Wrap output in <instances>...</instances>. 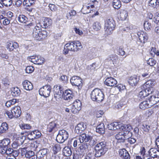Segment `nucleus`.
Masks as SVG:
<instances>
[{
	"label": "nucleus",
	"mask_w": 159,
	"mask_h": 159,
	"mask_svg": "<svg viewBox=\"0 0 159 159\" xmlns=\"http://www.w3.org/2000/svg\"><path fill=\"white\" fill-rule=\"evenodd\" d=\"M22 85L24 89L27 90H30L33 89L32 83L28 80H25L22 83Z\"/></svg>",
	"instance_id": "24"
},
{
	"label": "nucleus",
	"mask_w": 159,
	"mask_h": 159,
	"mask_svg": "<svg viewBox=\"0 0 159 159\" xmlns=\"http://www.w3.org/2000/svg\"><path fill=\"white\" fill-rule=\"evenodd\" d=\"M154 19V22L159 26V14L156 13Z\"/></svg>",
	"instance_id": "64"
},
{
	"label": "nucleus",
	"mask_w": 159,
	"mask_h": 159,
	"mask_svg": "<svg viewBox=\"0 0 159 159\" xmlns=\"http://www.w3.org/2000/svg\"><path fill=\"white\" fill-rule=\"evenodd\" d=\"M128 16L127 11L125 10H121L118 11V17L121 20H125Z\"/></svg>",
	"instance_id": "18"
},
{
	"label": "nucleus",
	"mask_w": 159,
	"mask_h": 159,
	"mask_svg": "<svg viewBox=\"0 0 159 159\" xmlns=\"http://www.w3.org/2000/svg\"><path fill=\"white\" fill-rule=\"evenodd\" d=\"M10 140L9 138L4 139L0 142V146L8 147L10 143Z\"/></svg>",
	"instance_id": "34"
},
{
	"label": "nucleus",
	"mask_w": 159,
	"mask_h": 159,
	"mask_svg": "<svg viewBox=\"0 0 159 159\" xmlns=\"http://www.w3.org/2000/svg\"><path fill=\"white\" fill-rule=\"evenodd\" d=\"M137 34L140 42L144 43L147 42L148 39V36L145 32L141 31L137 32Z\"/></svg>",
	"instance_id": "12"
},
{
	"label": "nucleus",
	"mask_w": 159,
	"mask_h": 159,
	"mask_svg": "<svg viewBox=\"0 0 159 159\" xmlns=\"http://www.w3.org/2000/svg\"><path fill=\"white\" fill-rule=\"evenodd\" d=\"M151 93V91H147V90L144 89L143 90L140 92L139 93L138 97L141 98H142L148 96Z\"/></svg>",
	"instance_id": "32"
},
{
	"label": "nucleus",
	"mask_w": 159,
	"mask_h": 159,
	"mask_svg": "<svg viewBox=\"0 0 159 159\" xmlns=\"http://www.w3.org/2000/svg\"><path fill=\"white\" fill-rule=\"evenodd\" d=\"M11 93L13 96L17 97L20 95V91L18 87L14 88L11 90Z\"/></svg>",
	"instance_id": "37"
},
{
	"label": "nucleus",
	"mask_w": 159,
	"mask_h": 159,
	"mask_svg": "<svg viewBox=\"0 0 159 159\" xmlns=\"http://www.w3.org/2000/svg\"><path fill=\"white\" fill-rule=\"evenodd\" d=\"M12 0H7L5 1L2 3L5 6L8 7L10 6L12 4Z\"/></svg>",
	"instance_id": "63"
},
{
	"label": "nucleus",
	"mask_w": 159,
	"mask_h": 159,
	"mask_svg": "<svg viewBox=\"0 0 159 159\" xmlns=\"http://www.w3.org/2000/svg\"><path fill=\"white\" fill-rule=\"evenodd\" d=\"M108 150V148L106 147V144L104 142H101L98 143L95 147V157H99L104 155Z\"/></svg>",
	"instance_id": "3"
},
{
	"label": "nucleus",
	"mask_w": 159,
	"mask_h": 159,
	"mask_svg": "<svg viewBox=\"0 0 159 159\" xmlns=\"http://www.w3.org/2000/svg\"><path fill=\"white\" fill-rule=\"evenodd\" d=\"M157 148H151L148 151V154L153 158H154Z\"/></svg>",
	"instance_id": "46"
},
{
	"label": "nucleus",
	"mask_w": 159,
	"mask_h": 159,
	"mask_svg": "<svg viewBox=\"0 0 159 159\" xmlns=\"http://www.w3.org/2000/svg\"><path fill=\"white\" fill-rule=\"evenodd\" d=\"M61 149V145L58 143L55 144L53 146V151L54 153L56 154L60 151Z\"/></svg>",
	"instance_id": "39"
},
{
	"label": "nucleus",
	"mask_w": 159,
	"mask_h": 159,
	"mask_svg": "<svg viewBox=\"0 0 159 159\" xmlns=\"http://www.w3.org/2000/svg\"><path fill=\"white\" fill-rule=\"evenodd\" d=\"M158 105H156L154 107L147 110L146 111V115L148 117L153 115L154 114V113L156 111V110L158 109Z\"/></svg>",
	"instance_id": "30"
},
{
	"label": "nucleus",
	"mask_w": 159,
	"mask_h": 159,
	"mask_svg": "<svg viewBox=\"0 0 159 159\" xmlns=\"http://www.w3.org/2000/svg\"><path fill=\"white\" fill-rule=\"evenodd\" d=\"M91 136L85 133L80 134L79 136V139L80 143L83 142H89L91 138Z\"/></svg>",
	"instance_id": "21"
},
{
	"label": "nucleus",
	"mask_w": 159,
	"mask_h": 159,
	"mask_svg": "<svg viewBox=\"0 0 159 159\" xmlns=\"http://www.w3.org/2000/svg\"><path fill=\"white\" fill-rule=\"evenodd\" d=\"M93 27L94 30H95L98 31L101 28V25L100 23L98 22H96L93 23Z\"/></svg>",
	"instance_id": "44"
},
{
	"label": "nucleus",
	"mask_w": 159,
	"mask_h": 159,
	"mask_svg": "<svg viewBox=\"0 0 159 159\" xmlns=\"http://www.w3.org/2000/svg\"><path fill=\"white\" fill-rule=\"evenodd\" d=\"M48 152V149L47 148H43L40 150L38 152L37 156L40 157H43L46 155Z\"/></svg>",
	"instance_id": "38"
},
{
	"label": "nucleus",
	"mask_w": 159,
	"mask_h": 159,
	"mask_svg": "<svg viewBox=\"0 0 159 159\" xmlns=\"http://www.w3.org/2000/svg\"><path fill=\"white\" fill-rule=\"evenodd\" d=\"M57 120L52 121L50 122L48 125L47 130L48 132H55L58 129Z\"/></svg>",
	"instance_id": "15"
},
{
	"label": "nucleus",
	"mask_w": 159,
	"mask_h": 159,
	"mask_svg": "<svg viewBox=\"0 0 159 159\" xmlns=\"http://www.w3.org/2000/svg\"><path fill=\"white\" fill-rule=\"evenodd\" d=\"M68 132L66 130H60L57 136L56 140L58 143H62L68 139Z\"/></svg>",
	"instance_id": "4"
},
{
	"label": "nucleus",
	"mask_w": 159,
	"mask_h": 159,
	"mask_svg": "<svg viewBox=\"0 0 159 159\" xmlns=\"http://www.w3.org/2000/svg\"><path fill=\"white\" fill-rule=\"evenodd\" d=\"M79 147L78 152L84 156L85 153L89 151L90 148L89 147V144L87 143H84L79 144Z\"/></svg>",
	"instance_id": "11"
},
{
	"label": "nucleus",
	"mask_w": 159,
	"mask_h": 159,
	"mask_svg": "<svg viewBox=\"0 0 159 159\" xmlns=\"http://www.w3.org/2000/svg\"><path fill=\"white\" fill-rule=\"evenodd\" d=\"M131 132L123 131L119 132L115 136L116 138L119 142H124L126 139H127L131 136Z\"/></svg>",
	"instance_id": "5"
},
{
	"label": "nucleus",
	"mask_w": 159,
	"mask_h": 159,
	"mask_svg": "<svg viewBox=\"0 0 159 159\" xmlns=\"http://www.w3.org/2000/svg\"><path fill=\"white\" fill-rule=\"evenodd\" d=\"M8 126L6 122H0V134L6 133L8 129Z\"/></svg>",
	"instance_id": "23"
},
{
	"label": "nucleus",
	"mask_w": 159,
	"mask_h": 159,
	"mask_svg": "<svg viewBox=\"0 0 159 159\" xmlns=\"http://www.w3.org/2000/svg\"><path fill=\"white\" fill-rule=\"evenodd\" d=\"M138 81L139 80L137 76H134L130 77L129 80L128 82L130 85L134 86L135 85Z\"/></svg>",
	"instance_id": "31"
},
{
	"label": "nucleus",
	"mask_w": 159,
	"mask_h": 159,
	"mask_svg": "<svg viewBox=\"0 0 159 159\" xmlns=\"http://www.w3.org/2000/svg\"><path fill=\"white\" fill-rule=\"evenodd\" d=\"M125 88V86H124L123 84H120L110 89V91H111L112 90L116 89L119 90L120 91H121L123 90Z\"/></svg>",
	"instance_id": "40"
},
{
	"label": "nucleus",
	"mask_w": 159,
	"mask_h": 159,
	"mask_svg": "<svg viewBox=\"0 0 159 159\" xmlns=\"http://www.w3.org/2000/svg\"><path fill=\"white\" fill-rule=\"evenodd\" d=\"M14 117L17 118L19 117L21 114V111L19 106L16 107L12 109Z\"/></svg>",
	"instance_id": "25"
},
{
	"label": "nucleus",
	"mask_w": 159,
	"mask_h": 159,
	"mask_svg": "<svg viewBox=\"0 0 159 159\" xmlns=\"http://www.w3.org/2000/svg\"><path fill=\"white\" fill-rule=\"evenodd\" d=\"M156 61L153 58H149L147 61V63L151 66H153L156 64Z\"/></svg>",
	"instance_id": "56"
},
{
	"label": "nucleus",
	"mask_w": 159,
	"mask_h": 159,
	"mask_svg": "<svg viewBox=\"0 0 159 159\" xmlns=\"http://www.w3.org/2000/svg\"><path fill=\"white\" fill-rule=\"evenodd\" d=\"M120 129L122 130L123 131L128 132H131L130 131L132 129L131 126L130 125H124L121 126L117 122H113L110 124V130H111L110 131V135H113L116 133L115 131L117 129Z\"/></svg>",
	"instance_id": "1"
},
{
	"label": "nucleus",
	"mask_w": 159,
	"mask_h": 159,
	"mask_svg": "<svg viewBox=\"0 0 159 159\" xmlns=\"http://www.w3.org/2000/svg\"><path fill=\"white\" fill-rule=\"evenodd\" d=\"M109 19L107 20L106 21H105V24L104 29L105 30V34H107V35L109 34Z\"/></svg>",
	"instance_id": "43"
},
{
	"label": "nucleus",
	"mask_w": 159,
	"mask_h": 159,
	"mask_svg": "<svg viewBox=\"0 0 159 159\" xmlns=\"http://www.w3.org/2000/svg\"><path fill=\"white\" fill-rule=\"evenodd\" d=\"M48 32L46 30H41L39 32V35L38 36L37 40H40L42 39H44L47 35Z\"/></svg>",
	"instance_id": "36"
},
{
	"label": "nucleus",
	"mask_w": 159,
	"mask_h": 159,
	"mask_svg": "<svg viewBox=\"0 0 159 159\" xmlns=\"http://www.w3.org/2000/svg\"><path fill=\"white\" fill-rule=\"evenodd\" d=\"M96 131L99 134H103L105 132L104 125L103 123H101L96 127Z\"/></svg>",
	"instance_id": "28"
},
{
	"label": "nucleus",
	"mask_w": 159,
	"mask_h": 159,
	"mask_svg": "<svg viewBox=\"0 0 159 159\" xmlns=\"http://www.w3.org/2000/svg\"><path fill=\"white\" fill-rule=\"evenodd\" d=\"M64 92L63 88L61 85H56L54 86L53 93L54 97L56 98L59 99L62 97Z\"/></svg>",
	"instance_id": "6"
},
{
	"label": "nucleus",
	"mask_w": 159,
	"mask_h": 159,
	"mask_svg": "<svg viewBox=\"0 0 159 159\" xmlns=\"http://www.w3.org/2000/svg\"><path fill=\"white\" fill-rule=\"evenodd\" d=\"M155 84V82L153 80H149L143 84V88L147 90V91H151L152 93L153 91L152 88L154 86Z\"/></svg>",
	"instance_id": "13"
},
{
	"label": "nucleus",
	"mask_w": 159,
	"mask_h": 159,
	"mask_svg": "<svg viewBox=\"0 0 159 159\" xmlns=\"http://www.w3.org/2000/svg\"><path fill=\"white\" fill-rule=\"evenodd\" d=\"M110 58L113 64L116 63L118 59V56L116 54L112 55L110 57Z\"/></svg>",
	"instance_id": "45"
},
{
	"label": "nucleus",
	"mask_w": 159,
	"mask_h": 159,
	"mask_svg": "<svg viewBox=\"0 0 159 159\" xmlns=\"http://www.w3.org/2000/svg\"><path fill=\"white\" fill-rule=\"evenodd\" d=\"M82 80L80 77L74 76L72 77L70 80V82L73 86L78 87L79 89H81L83 85Z\"/></svg>",
	"instance_id": "7"
},
{
	"label": "nucleus",
	"mask_w": 159,
	"mask_h": 159,
	"mask_svg": "<svg viewBox=\"0 0 159 159\" xmlns=\"http://www.w3.org/2000/svg\"><path fill=\"white\" fill-rule=\"evenodd\" d=\"M112 5L115 9H118L121 7V2L119 0H113Z\"/></svg>",
	"instance_id": "35"
},
{
	"label": "nucleus",
	"mask_w": 159,
	"mask_h": 159,
	"mask_svg": "<svg viewBox=\"0 0 159 159\" xmlns=\"http://www.w3.org/2000/svg\"><path fill=\"white\" fill-rule=\"evenodd\" d=\"M120 157L124 159H129L130 156L128 152L125 149L120 150L119 152Z\"/></svg>",
	"instance_id": "27"
},
{
	"label": "nucleus",
	"mask_w": 159,
	"mask_h": 159,
	"mask_svg": "<svg viewBox=\"0 0 159 159\" xmlns=\"http://www.w3.org/2000/svg\"><path fill=\"white\" fill-rule=\"evenodd\" d=\"M29 61L34 63V64L41 65L43 64L44 61V59L43 58L40 56H31L28 58Z\"/></svg>",
	"instance_id": "9"
},
{
	"label": "nucleus",
	"mask_w": 159,
	"mask_h": 159,
	"mask_svg": "<svg viewBox=\"0 0 159 159\" xmlns=\"http://www.w3.org/2000/svg\"><path fill=\"white\" fill-rule=\"evenodd\" d=\"M64 48L63 53L65 55L67 54L69 51L74 52L73 42L70 41L68 43L66 44L64 46Z\"/></svg>",
	"instance_id": "14"
},
{
	"label": "nucleus",
	"mask_w": 159,
	"mask_h": 159,
	"mask_svg": "<svg viewBox=\"0 0 159 159\" xmlns=\"http://www.w3.org/2000/svg\"><path fill=\"white\" fill-rule=\"evenodd\" d=\"M73 42V46L74 49V52H77L81 50L82 48V46L81 43L78 41H74Z\"/></svg>",
	"instance_id": "29"
},
{
	"label": "nucleus",
	"mask_w": 159,
	"mask_h": 159,
	"mask_svg": "<svg viewBox=\"0 0 159 159\" xmlns=\"http://www.w3.org/2000/svg\"><path fill=\"white\" fill-rule=\"evenodd\" d=\"M142 129L144 131L148 132L150 129V125L146 124H143V125Z\"/></svg>",
	"instance_id": "59"
},
{
	"label": "nucleus",
	"mask_w": 159,
	"mask_h": 159,
	"mask_svg": "<svg viewBox=\"0 0 159 159\" xmlns=\"http://www.w3.org/2000/svg\"><path fill=\"white\" fill-rule=\"evenodd\" d=\"M126 104V102L121 101L118 102L115 106L116 108L117 109H120L123 106L125 105Z\"/></svg>",
	"instance_id": "54"
},
{
	"label": "nucleus",
	"mask_w": 159,
	"mask_h": 159,
	"mask_svg": "<svg viewBox=\"0 0 159 159\" xmlns=\"http://www.w3.org/2000/svg\"><path fill=\"white\" fill-rule=\"evenodd\" d=\"M52 23V20L48 18L44 17L43 21L41 23V25L44 28H46L51 25Z\"/></svg>",
	"instance_id": "19"
},
{
	"label": "nucleus",
	"mask_w": 159,
	"mask_h": 159,
	"mask_svg": "<svg viewBox=\"0 0 159 159\" xmlns=\"http://www.w3.org/2000/svg\"><path fill=\"white\" fill-rule=\"evenodd\" d=\"M76 12L75 10L71 11L67 14V17L69 19H71L73 16L75 15Z\"/></svg>",
	"instance_id": "52"
},
{
	"label": "nucleus",
	"mask_w": 159,
	"mask_h": 159,
	"mask_svg": "<svg viewBox=\"0 0 159 159\" xmlns=\"http://www.w3.org/2000/svg\"><path fill=\"white\" fill-rule=\"evenodd\" d=\"M95 63H93L92 65L89 66H88V72L90 74H92L94 72L96 68Z\"/></svg>",
	"instance_id": "42"
},
{
	"label": "nucleus",
	"mask_w": 159,
	"mask_h": 159,
	"mask_svg": "<svg viewBox=\"0 0 159 159\" xmlns=\"http://www.w3.org/2000/svg\"><path fill=\"white\" fill-rule=\"evenodd\" d=\"M34 134V138L38 139L40 138L41 135V133L38 130H34L33 131Z\"/></svg>",
	"instance_id": "62"
},
{
	"label": "nucleus",
	"mask_w": 159,
	"mask_h": 159,
	"mask_svg": "<svg viewBox=\"0 0 159 159\" xmlns=\"http://www.w3.org/2000/svg\"><path fill=\"white\" fill-rule=\"evenodd\" d=\"M17 20L20 22L23 23H25L28 20L27 17L23 15H19Z\"/></svg>",
	"instance_id": "41"
},
{
	"label": "nucleus",
	"mask_w": 159,
	"mask_h": 159,
	"mask_svg": "<svg viewBox=\"0 0 159 159\" xmlns=\"http://www.w3.org/2000/svg\"><path fill=\"white\" fill-rule=\"evenodd\" d=\"M51 88V86L49 85H47L43 86L39 90V94L41 96L45 97H48L50 95Z\"/></svg>",
	"instance_id": "8"
},
{
	"label": "nucleus",
	"mask_w": 159,
	"mask_h": 159,
	"mask_svg": "<svg viewBox=\"0 0 159 159\" xmlns=\"http://www.w3.org/2000/svg\"><path fill=\"white\" fill-rule=\"evenodd\" d=\"M94 154L93 152H89L86 154L84 159H95L94 157Z\"/></svg>",
	"instance_id": "50"
},
{
	"label": "nucleus",
	"mask_w": 159,
	"mask_h": 159,
	"mask_svg": "<svg viewBox=\"0 0 159 159\" xmlns=\"http://www.w3.org/2000/svg\"><path fill=\"white\" fill-rule=\"evenodd\" d=\"M78 140L72 139L68 142L69 145L72 144L74 148L76 147L78 144Z\"/></svg>",
	"instance_id": "49"
},
{
	"label": "nucleus",
	"mask_w": 159,
	"mask_h": 159,
	"mask_svg": "<svg viewBox=\"0 0 159 159\" xmlns=\"http://www.w3.org/2000/svg\"><path fill=\"white\" fill-rule=\"evenodd\" d=\"M73 95L71 91L70 90H65L62 96L65 100L69 102L73 99Z\"/></svg>",
	"instance_id": "16"
},
{
	"label": "nucleus",
	"mask_w": 159,
	"mask_h": 159,
	"mask_svg": "<svg viewBox=\"0 0 159 159\" xmlns=\"http://www.w3.org/2000/svg\"><path fill=\"white\" fill-rule=\"evenodd\" d=\"M132 133L131 132V135L129 138H128L127 139H128V142L131 144L134 143L136 141V139L132 137Z\"/></svg>",
	"instance_id": "61"
},
{
	"label": "nucleus",
	"mask_w": 159,
	"mask_h": 159,
	"mask_svg": "<svg viewBox=\"0 0 159 159\" xmlns=\"http://www.w3.org/2000/svg\"><path fill=\"white\" fill-rule=\"evenodd\" d=\"M25 71L27 73H31L34 70V68L33 66H27L25 69Z\"/></svg>",
	"instance_id": "58"
},
{
	"label": "nucleus",
	"mask_w": 159,
	"mask_h": 159,
	"mask_svg": "<svg viewBox=\"0 0 159 159\" xmlns=\"http://www.w3.org/2000/svg\"><path fill=\"white\" fill-rule=\"evenodd\" d=\"M34 156H35L34 152L32 151H27L26 154H25V157L26 158H29Z\"/></svg>",
	"instance_id": "60"
},
{
	"label": "nucleus",
	"mask_w": 159,
	"mask_h": 159,
	"mask_svg": "<svg viewBox=\"0 0 159 159\" xmlns=\"http://www.w3.org/2000/svg\"><path fill=\"white\" fill-rule=\"evenodd\" d=\"M63 153L64 155L65 156L68 157L70 156L72 153L70 148L69 146L65 147L63 150Z\"/></svg>",
	"instance_id": "33"
},
{
	"label": "nucleus",
	"mask_w": 159,
	"mask_h": 159,
	"mask_svg": "<svg viewBox=\"0 0 159 159\" xmlns=\"http://www.w3.org/2000/svg\"><path fill=\"white\" fill-rule=\"evenodd\" d=\"M83 156V155L77 151L76 153L74 154L73 159H81Z\"/></svg>",
	"instance_id": "48"
},
{
	"label": "nucleus",
	"mask_w": 159,
	"mask_h": 159,
	"mask_svg": "<svg viewBox=\"0 0 159 159\" xmlns=\"http://www.w3.org/2000/svg\"><path fill=\"white\" fill-rule=\"evenodd\" d=\"M117 83L116 80L114 78L110 77V87H114Z\"/></svg>",
	"instance_id": "55"
},
{
	"label": "nucleus",
	"mask_w": 159,
	"mask_h": 159,
	"mask_svg": "<svg viewBox=\"0 0 159 159\" xmlns=\"http://www.w3.org/2000/svg\"><path fill=\"white\" fill-rule=\"evenodd\" d=\"M19 126L22 129H29L31 128V126L28 124H20Z\"/></svg>",
	"instance_id": "51"
},
{
	"label": "nucleus",
	"mask_w": 159,
	"mask_h": 159,
	"mask_svg": "<svg viewBox=\"0 0 159 159\" xmlns=\"http://www.w3.org/2000/svg\"><path fill=\"white\" fill-rule=\"evenodd\" d=\"M18 47V44L16 42L8 43L7 45V48L10 51H13L14 49Z\"/></svg>",
	"instance_id": "26"
},
{
	"label": "nucleus",
	"mask_w": 159,
	"mask_h": 159,
	"mask_svg": "<svg viewBox=\"0 0 159 159\" xmlns=\"http://www.w3.org/2000/svg\"><path fill=\"white\" fill-rule=\"evenodd\" d=\"M148 101H149L151 105L152 106L157 103L158 102H156V98L153 95L151 96L149 98H147Z\"/></svg>",
	"instance_id": "47"
},
{
	"label": "nucleus",
	"mask_w": 159,
	"mask_h": 159,
	"mask_svg": "<svg viewBox=\"0 0 159 159\" xmlns=\"http://www.w3.org/2000/svg\"><path fill=\"white\" fill-rule=\"evenodd\" d=\"M40 28L38 26H36L33 29V31L32 35L33 38L37 40L38 36L39 35V32L41 30Z\"/></svg>",
	"instance_id": "22"
},
{
	"label": "nucleus",
	"mask_w": 159,
	"mask_h": 159,
	"mask_svg": "<svg viewBox=\"0 0 159 159\" xmlns=\"http://www.w3.org/2000/svg\"><path fill=\"white\" fill-rule=\"evenodd\" d=\"M81 108V102L80 100H76L73 103L70 109L74 114L77 113Z\"/></svg>",
	"instance_id": "10"
},
{
	"label": "nucleus",
	"mask_w": 159,
	"mask_h": 159,
	"mask_svg": "<svg viewBox=\"0 0 159 159\" xmlns=\"http://www.w3.org/2000/svg\"><path fill=\"white\" fill-rule=\"evenodd\" d=\"M152 106L151 105L149 101H148L147 98L145 100L141 102L139 105V107L140 109L144 110Z\"/></svg>",
	"instance_id": "20"
},
{
	"label": "nucleus",
	"mask_w": 159,
	"mask_h": 159,
	"mask_svg": "<svg viewBox=\"0 0 159 159\" xmlns=\"http://www.w3.org/2000/svg\"><path fill=\"white\" fill-rule=\"evenodd\" d=\"M91 98L93 101L98 103L102 102L103 100L104 95L100 89H94L90 94Z\"/></svg>",
	"instance_id": "2"
},
{
	"label": "nucleus",
	"mask_w": 159,
	"mask_h": 159,
	"mask_svg": "<svg viewBox=\"0 0 159 159\" xmlns=\"http://www.w3.org/2000/svg\"><path fill=\"white\" fill-rule=\"evenodd\" d=\"M5 115L7 116L9 118L11 119L14 117V114L12 111V109L11 110L6 111Z\"/></svg>",
	"instance_id": "53"
},
{
	"label": "nucleus",
	"mask_w": 159,
	"mask_h": 159,
	"mask_svg": "<svg viewBox=\"0 0 159 159\" xmlns=\"http://www.w3.org/2000/svg\"><path fill=\"white\" fill-rule=\"evenodd\" d=\"M86 128V125L83 122H81L78 124L75 129V131L76 133H81Z\"/></svg>",
	"instance_id": "17"
},
{
	"label": "nucleus",
	"mask_w": 159,
	"mask_h": 159,
	"mask_svg": "<svg viewBox=\"0 0 159 159\" xmlns=\"http://www.w3.org/2000/svg\"><path fill=\"white\" fill-rule=\"evenodd\" d=\"M144 27L146 30H149L151 27V24L148 21H145L144 24Z\"/></svg>",
	"instance_id": "57"
}]
</instances>
